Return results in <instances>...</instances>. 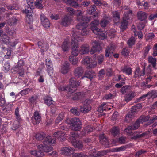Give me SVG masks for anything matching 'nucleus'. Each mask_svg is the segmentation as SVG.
Returning <instances> with one entry per match:
<instances>
[{"instance_id": "6ab92c4d", "label": "nucleus", "mask_w": 157, "mask_h": 157, "mask_svg": "<svg viewBox=\"0 0 157 157\" xmlns=\"http://www.w3.org/2000/svg\"><path fill=\"white\" fill-rule=\"evenodd\" d=\"M72 21V18L70 16L66 15L62 19L61 24L62 25L67 26L71 23Z\"/></svg>"}, {"instance_id": "bb28decb", "label": "nucleus", "mask_w": 157, "mask_h": 157, "mask_svg": "<svg viewBox=\"0 0 157 157\" xmlns=\"http://www.w3.org/2000/svg\"><path fill=\"white\" fill-rule=\"evenodd\" d=\"M79 135L78 133L72 132L70 133L69 140L71 143L78 140L77 139L78 138Z\"/></svg>"}, {"instance_id": "a878e982", "label": "nucleus", "mask_w": 157, "mask_h": 157, "mask_svg": "<svg viewBox=\"0 0 157 157\" xmlns=\"http://www.w3.org/2000/svg\"><path fill=\"white\" fill-rule=\"evenodd\" d=\"M80 54L81 55L88 53L89 52V45L87 44H84L80 47Z\"/></svg>"}, {"instance_id": "9b49d317", "label": "nucleus", "mask_w": 157, "mask_h": 157, "mask_svg": "<svg viewBox=\"0 0 157 157\" xmlns=\"http://www.w3.org/2000/svg\"><path fill=\"white\" fill-rule=\"evenodd\" d=\"M32 120L33 124L34 125L38 124L40 122L41 116L38 111H36L34 112Z\"/></svg>"}, {"instance_id": "dca6fc26", "label": "nucleus", "mask_w": 157, "mask_h": 157, "mask_svg": "<svg viewBox=\"0 0 157 157\" xmlns=\"http://www.w3.org/2000/svg\"><path fill=\"white\" fill-rule=\"evenodd\" d=\"M77 19L78 21L81 23L79 24L87 25V24L92 20V17L91 16L88 17L85 16H81V17L77 18Z\"/></svg>"}, {"instance_id": "4468645a", "label": "nucleus", "mask_w": 157, "mask_h": 157, "mask_svg": "<svg viewBox=\"0 0 157 157\" xmlns=\"http://www.w3.org/2000/svg\"><path fill=\"white\" fill-rule=\"evenodd\" d=\"M61 153L64 155H70L74 152L73 148L70 147H64L62 148L61 150Z\"/></svg>"}, {"instance_id": "412c9836", "label": "nucleus", "mask_w": 157, "mask_h": 157, "mask_svg": "<svg viewBox=\"0 0 157 157\" xmlns=\"http://www.w3.org/2000/svg\"><path fill=\"white\" fill-rule=\"evenodd\" d=\"M46 65L48 69V74L51 75L53 72V65L52 61L48 59H46Z\"/></svg>"}, {"instance_id": "0e129e2a", "label": "nucleus", "mask_w": 157, "mask_h": 157, "mask_svg": "<svg viewBox=\"0 0 157 157\" xmlns=\"http://www.w3.org/2000/svg\"><path fill=\"white\" fill-rule=\"evenodd\" d=\"M151 48V46L149 45H147V46L145 47V49L144 51V57H145L147 55L150 49Z\"/></svg>"}, {"instance_id": "2f4dec72", "label": "nucleus", "mask_w": 157, "mask_h": 157, "mask_svg": "<svg viewBox=\"0 0 157 157\" xmlns=\"http://www.w3.org/2000/svg\"><path fill=\"white\" fill-rule=\"evenodd\" d=\"M109 18L106 16L102 19L100 22V24L102 27H105L109 23Z\"/></svg>"}, {"instance_id": "f257e3e1", "label": "nucleus", "mask_w": 157, "mask_h": 157, "mask_svg": "<svg viewBox=\"0 0 157 157\" xmlns=\"http://www.w3.org/2000/svg\"><path fill=\"white\" fill-rule=\"evenodd\" d=\"M133 130L131 126H128L127 128L125 129V132H127V134L130 136H133L131 137V139L135 140L137 139L140 138L144 137L148 134V132H145L142 134H140V132L137 131L132 132Z\"/></svg>"}, {"instance_id": "8fccbe9b", "label": "nucleus", "mask_w": 157, "mask_h": 157, "mask_svg": "<svg viewBox=\"0 0 157 157\" xmlns=\"http://www.w3.org/2000/svg\"><path fill=\"white\" fill-rule=\"evenodd\" d=\"M132 112V111L131 113H128L126 115L125 119L127 122H129L134 117V116Z\"/></svg>"}, {"instance_id": "5701e85b", "label": "nucleus", "mask_w": 157, "mask_h": 157, "mask_svg": "<svg viewBox=\"0 0 157 157\" xmlns=\"http://www.w3.org/2000/svg\"><path fill=\"white\" fill-rule=\"evenodd\" d=\"M70 64L67 62H65L61 67L60 72L63 74L67 73L70 69Z\"/></svg>"}, {"instance_id": "58836bf2", "label": "nucleus", "mask_w": 157, "mask_h": 157, "mask_svg": "<svg viewBox=\"0 0 157 157\" xmlns=\"http://www.w3.org/2000/svg\"><path fill=\"white\" fill-rule=\"evenodd\" d=\"M38 97L36 95L32 96L29 99L30 104L31 105L36 104V101Z\"/></svg>"}, {"instance_id": "5fc2aeb1", "label": "nucleus", "mask_w": 157, "mask_h": 157, "mask_svg": "<svg viewBox=\"0 0 157 157\" xmlns=\"http://www.w3.org/2000/svg\"><path fill=\"white\" fill-rule=\"evenodd\" d=\"M24 65V61L22 59H20L19 60L18 62L17 66V67H16L15 68V71H17L19 69V68H21V67L22 66H23Z\"/></svg>"}, {"instance_id": "4d7b16f0", "label": "nucleus", "mask_w": 157, "mask_h": 157, "mask_svg": "<svg viewBox=\"0 0 157 157\" xmlns=\"http://www.w3.org/2000/svg\"><path fill=\"white\" fill-rule=\"evenodd\" d=\"M71 50L72 54L74 56H77L79 53H80V50H78V48H72Z\"/></svg>"}, {"instance_id": "e2e57ef3", "label": "nucleus", "mask_w": 157, "mask_h": 157, "mask_svg": "<svg viewBox=\"0 0 157 157\" xmlns=\"http://www.w3.org/2000/svg\"><path fill=\"white\" fill-rule=\"evenodd\" d=\"M149 117L148 116H141L138 120L140 121V122H145L149 119Z\"/></svg>"}, {"instance_id": "7c9ffc66", "label": "nucleus", "mask_w": 157, "mask_h": 157, "mask_svg": "<svg viewBox=\"0 0 157 157\" xmlns=\"http://www.w3.org/2000/svg\"><path fill=\"white\" fill-rule=\"evenodd\" d=\"M46 134L44 132H41L36 133L35 137L37 140H41L44 138Z\"/></svg>"}, {"instance_id": "c85d7f7f", "label": "nucleus", "mask_w": 157, "mask_h": 157, "mask_svg": "<svg viewBox=\"0 0 157 157\" xmlns=\"http://www.w3.org/2000/svg\"><path fill=\"white\" fill-rule=\"evenodd\" d=\"M156 58H153L151 56H149L148 58V62L151 63L153 67L155 69H157L156 67Z\"/></svg>"}, {"instance_id": "aec40b11", "label": "nucleus", "mask_w": 157, "mask_h": 157, "mask_svg": "<svg viewBox=\"0 0 157 157\" xmlns=\"http://www.w3.org/2000/svg\"><path fill=\"white\" fill-rule=\"evenodd\" d=\"M95 76V73L94 71L92 70H87L85 73L84 76L82 77V78L83 79L84 77H86L91 80L92 78Z\"/></svg>"}, {"instance_id": "4c0bfd02", "label": "nucleus", "mask_w": 157, "mask_h": 157, "mask_svg": "<svg viewBox=\"0 0 157 157\" xmlns=\"http://www.w3.org/2000/svg\"><path fill=\"white\" fill-rule=\"evenodd\" d=\"M121 71L125 73L128 75L132 74V69L127 66H125Z\"/></svg>"}, {"instance_id": "e433bc0d", "label": "nucleus", "mask_w": 157, "mask_h": 157, "mask_svg": "<svg viewBox=\"0 0 157 157\" xmlns=\"http://www.w3.org/2000/svg\"><path fill=\"white\" fill-rule=\"evenodd\" d=\"M73 145L75 148H78V149L82 148L83 147V144L81 141L78 140L73 142L72 143Z\"/></svg>"}, {"instance_id": "c03bdc74", "label": "nucleus", "mask_w": 157, "mask_h": 157, "mask_svg": "<svg viewBox=\"0 0 157 157\" xmlns=\"http://www.w3.org/2000/svg\"><path fill=\"white\" fill-rule=\"evenodd\" d=\"M44 103L48 106H50L52 104L53 105V102H54L52 98L49 97H47L44 100Z\"/></svg>"}, {"instance_id": "0eeeda50", "label": "nucleus", "mask_w": 157, "mask_h": 157, "mask_svg": "<svg viewBox=\"0 0 157 157\" xmlns=\"http://www.w3.org/2000/svg\"><path fill=\"white\" fill-rule=\"evenodd\" d=\"M49 145L45 146L42 144L39 145L37 146L38 149L41 151H44L46 152H49L52 151V152L49 154L51 155L56 154V151H52V148L50 147Z\"/></svg>"}, {"instance_id": "ea45409f", "label": "nucleus", "mask_w": 157, "mask_h": 157, "mask_svg": "<svg viewBox=\"0 0 157 157\" xmlns=\"http://www.w3.org/2000/svg\"><path fill=\"white\" fill-rule=\"evenodd\" d=\"M43 0H36L35 2V5L36 8L42 9L43 7Z\"/></svg>"}, {"instance_id": "a18cd8bd", "label": "nucleus", "mask_w": 157, "mask_h": 157, "mask_svg": "<svg viewBox=\"0 0 157 157\" xmlns=\"http://www.w3.org/2000/svg\"><path fill=\"white\" fill-rule=\"evenodd\" d=\"M113 17L116 21V22L119 21L120 19V15L118 11H113L112 12Z\"/></svg>"}, {"instance_id": "49530a36", "label": "nucleus", "mask_w": 157, "mask_h": 157, "mask_svg": "<svg viewBox=\"0 0 157 157\" xmlns=\"http://www.w3.org/2000/svg\"><path fill=\"white\" fill-rule=\"evenodd\" d=\"M96 10V7L95 5H93L90 6L87 10V13L89 14L92 13L93 12H95Z\"/></svg>"}, {"instance_id": "4be33fe9", "label": "nucleus", "mask_w": 157, "mask_h": 157, "mask_svg": "<svg viewBox=\"0 0 157 157\" xmlns=\"http://www.w3.org/2000/svg\"><path fill=\"white\" fill-rule=\"evenodd\" d=\"M91 109V107L90 105L88 103H85L84 105L80 107V111L83 113H86L88 112Z\"/></svg>"}, {"instance_id": "69168bd1", "label": "nucleus", "mask_w": 157, "mask_h": 157, "mask_svg": "<svg viewBox=\"0 0 157 157\" xmlns=\"http://www.w3.org/2000/svg\"><path fill=\"white\" fill-rule=\"evenodd\" d=\"M129 86H125L122 87L121 89V92L124 94L127 92L129 90Z\"/></svg>"}, {"instance_id": "b1692460", "label": "nucleus", "mask_w": 157, "mask_h": 157, "mask_svg": "<svg viewBox=\"0 0 157 157\" xmlns=\"http://www.w3.org/2000/svg\"><path fill=\"white\" fill-rule=\"evenodd\" d=\"M67 4L70 5L71 6L76 8H78L80 6V5L75 0H63Z\"/></svg>"}, {"instance_id": "7ed1b4c3", "label": "nucleus", "mask_w": 157, "mask_h": 157, "mask_svg": "<svg viewBox=\"0 0 157 157\" xmlns=\"http://www.w3.org/2000/svg\"><path fill=\"white\" fill-rule=\"evenodd\" d=\"M69 120L68 124L70 125L71 130L74 131H80L82 127V124L81 121L79 118L75 117L70 119H67Z\"/></svg>"}, {"instance_id": "864d4df0", "label": "nucleus", "mask_w": 157, "mask_h": 157, "mask_svg": "<svg viewBox=\"0 0 157 157\" xmlns=\"http://www.w3.org/2000/svg\"><path fill=\"white\" fill-rule=\"evenodd\" d=\"M128 21H122L121 22V28L123 31H124L127 27Z\"/></svg>"}, {"instance_id": "2eb2a0df", "label": "nucleus", "mask_w": 157, "mask_h": 157, "mask_svg": "<svg viewBox=\"0 0 157 157\" xmlns=\"http://www.w3.org/2000/svg\"><path fill=\"white\" fill-rule=\"evenodd\" d=\"M40 19L43 26L45 28H48L50 26V23L48 20L43 14L40 15Z\"/></svg>"}, {"instance_id": "9d476101", "label": "nucleus", "mask_w": 157, "mask_h": 157, "mask_svg": "<svg viewBox=\"0 0 157 157\" xmlns=\"http://www.w3.org/2000/svg\"><path fill=\"white\" fill-rule=\"evenodd\" d=\"M101 49L100 43L98 41H95L93 43L92 48L90 50V53L93 54L95 52L99 51Z\"/></svg>"}, {"instance_id": "bf43d9fd", "label": "nucleus", "mask_w": 157, "mask_h": 157, "mask_svg": "<svg viewBox=\"0 0 157 157\" xmlns=\"http://www.w3.org/2000/svg\"><path fill=\"white\" fill-rule=\"evenodd\" d=\"M17 19L14 17H12L9 20V22L11 25H13L16 24Z\"/></svg>"}, {"instance_id": "39448f33", "label": "nucleus", "mask_w": 157, "mask_h": 157, "mask_svg": "<svg viewBox=\"0 0 157 157\" xmlns=\"http://www.w3.org/2000/svg\"><path fill=\"white\" fill-rule=\"evenodd\" d=\"M80 83V82L77 81L75 78H71L69 80V86L70 90L73 91L71 93H72L75 92L77 90V88L79 86Z\"/></svg>"}, {"instance_id": "f3484780", "label": "nucleus", "mask_w": 157, "mask_h": 157, "mask_svg": "<svg viewBox=\"0 0 157 157\" xmlns=\"http://www.w3.org/2000/svg\"><path fill=\"white\" fill-rule=\"evenodd\" d=\"M55 142V139L54 137L47 136L44 139L43 144L45 146H51Z\"/></svg>"}, {"instance_id": "f8f14e48", "label": "nucleus", "mask_w": 157, "mask_h": 157, "mask_svg": "<svg viewBox=\"0 0 157 157\" xmlns=\"http://www.w3.org/2000/svg\"><path fill=\"white\" fill-rule=\"evenodd\" d=\"M87 25L78 24L76 26V28L81 31L80 33L82 36L86 35L89 33V30L87 29Z\"/></svg>"}, {"instance_id": "de8ad7c7", "label": "nucleus", "mask_w": 157, "mask_h": 157, "mask_svg": "<svg viewBox=\"0 0 157 157\" xmlns=\"http://www.w3.org/2000/svg\"><path fill=\"white\" fill-rule=\"evenodd\" d=\"M62 48L64 51H67L69 50V48L67 41H65L63 42L62 45Z\"/></svg>"}, {"instance_id": "393cba45", "label": "nucleus", "mask_w": 157, "mask_h": 157, "mask_svg": "<svg viewBox=\"0 0 157 157\" xmlns=\"http://www.w3.org/2000/svg\"><path fill=\"white\" fill-rule=\"evenodd\" d=\"M138 19L141 21L145 20L147 18V14L145 12L140 11L137 13V14Z\"/></svg>"}, {"instance_id": "6e6552de", "label": "nucleus", "mask_w": 157, "mask_h": 157, "mask_svg": "<svg viewBox=\"0 0 157 157\" xmlns=\"http://www.w3.org/2000/svg\"><path fill=\"white\" fill-rule=\"evenodd\" d=\"M144 67L142 70V72L140 71V69L139 67H138L136 68L134 72V75L133 77L135 78H139L141 76H144L145 74V67L146 66V63H144Z\"/></svg>"}, {"instance_id": "f704fd0d", "label": "nucleus", "mask_w": 157, "mask_h": 157, "mask_svg": "<svg viewBox=\"0 0 157 157\" xmlns=\"http://www.w3.org/2000/svg\"><path fill=\"white\" fill-rule=\"evenodd\" d=\"M135 96L134 93L132 92H130L125 96L124 100L127 102H128L131 100Z\"/></svg>"}, {"instance_id": "052dcab7", "label": "nucleus", "mask_w": 157, "mask_h": 157, "mask_svg": "<svg viewBox=\"0 0 157 157\" xmlns=\"http://www.w3.org/2000/svg\"><path fill=\"white\" fill-rule=\"evenodd\" d=\"M104 57V55L102 54H100L97 56L98 62L99 64H101L103 62Z\"/></svg>"}, {"instance_id": "13d9d810", "label": "nucleus", "mask_w": 157, "mask_h": 157, "mask_svg": "<svg viewBox=\"0 0 157 157\" xmlns=\"http://www.w3.org/2000/svg\"><path fill=\"white\" fill-rule=\"evenodd\" d=\"M1 39L4 42L7 43L10 42L9 37L6 35L4 34L1 36Z\"/></svg>"}, {"instance_id": "473e14b6", "label": "nucleus", "mask_w": 157, "mask_h": 157, "mask_svg": "<svg viewBox=\"0 0 157 157\" xmlns=\"http://www.w3.org/2000/svg\"><path fill=\"white\" fill-rule=\"evenodd\" d=\"M64 135V133L61 131L55 132L53 134L54 137L60 140L63 139Z\"/></svg>"}, {"instance_id": "6e6d98bb", "label": "nucleus", "mask_w": 157, "mask_h": 157, "mask_svg": "<svg viewBox=\"0 0 157 157\" xmlns=\"http://www.w3.org/2000/svg\"><path fill=\"white\" fill-rule=\"evenodd\" d=\"M64 117V115L63 113H61L59 114L56 120V123H59L62 121Z\"/></svg>"}, {"instance_id": "c756f323", "label": "nucleus", "mask_w": 157, "mask_h": 157, "mask_svg": "<svg viewBox=\"0 0 157 157\" xmlns=\"http://www.w3.org/2000/svg\"><path fill=\"white\" fill-rule=\"evenodd\" d=\"M111 134L114 136H115L119 134L120 130L119 128L117 126H114L110 130Z\"/></svg>"}, {"instance_id": "79ce46f5", "label": "nucleus", "mask_w": 157, "mask_h": 157, "mask_svg": "<svg viewBox=\"0 0 157 157\" xmlns=\"http://www.w3.org/2000/svg\"><path fill=\"white\" fill-rule=\"evenodd\" d=\"M90 29L94 34L98 35L100 34V29H99L97 26H90Z\"/></svg>"}, {"instance_id": "338daca9", "label": "nucleus", "mask_w": 157, "mask_h": 157, "mask_svg": "<svg viewBox=\"0 0 157 157\" xmlns=\"http://www.w3.org/2000/svg\"><path fill=\"white\" fill-rule=\"evenodd\" d=\"M155 35L153 33H150L147 34L146 36V40L148 41L151 40L154 38Z\"/></svg>"}, {"instance_id": "72a5a7b5", "label": "nucleus", "mask_w": 157, "mask_h": 157, "mask_svg": "<svg viewBox=\"0 0 157 157\" xmlns=\"http://www.w3.org/2000/svg\"><path fill=\"white\" fill-rule=\"evenodd\" d=\"M58 89L59 90L63 91H67L68 92H69L71 93V92H72V90H70V87L68 85L66 86H60L59 88Z\"/></svg>"}, {"instance_id": "a211bd4d", "label": "nucleus", "mask_w": 157, "mask_h": 157, "mask_svg": "<svg viewBox=\"0 0 157 157\" xmlns=\"http://www.w3.org/2000/svg\"><path fill=\"white\" fill-rule=\"evenodd\" d=\"M148 96H149L150 97L154 98H156L157 97V90H153L151 91H149L147 94L143 95L142 96L140 97L139 98V99L141 100L144 98H145Z\"/></svg>"}, {"instance_id": "37998d69", "label": "nucleus", "mask_w": 157, "mask_h": 157, "mask_svg": "<svg viewBox=\"0 0 157 157\" xmlns=\"http://www.w3.org/2000/svg\"><path fill=\"white\" fill-rule=\"evenodd\" d=\"M69 58L70 62L73 65H76L78 63V58L74 57V56H69Z\"/></svg>"}, {"instance_id": "603ef678", "label": "nucleus", "mask_w": 157, "mask_h": 157, "mask_svg": "<svg viewBox=\"0 0 157 157\" xmlns=\"http://www.w3.org/2000/svg\"><path fill=\"white\" fill-rule=\"evenodd\" d=\"M140 121L137 119L132 125H131L133 130L137 129L140 126Z\"/></svg>"}, {"instance_id": "774afa93", "label": "nucleus", "mask_w": 157, "mask_h": 157, "mask_svg": "<svg viewBox=\"0 0 157 157\" xmlns=\"http://www.w3.org/2000/svg\"><path fill=\"white\" fill-rule=\"evenodd\" d=\"M108 151L106 150L99 151L97 153V157H100L106 155Z\"/></svg>"}, {"instance_id": "f03ea898", "label": "nucleus", "mask_w": 157, "mask_h": 157, "mask_svg": "<svg viewBox=\"0 0 157 157\" xmlns=\"http://www.w3.org/2000/svg\"><path fill=\"white\" fill-rule=\"evenodd\" d=\"M71 34L73 39H72L71 43V49L74 48H78V42L83 41L84 39L80 36V35L74 30L72 31Z\"/></svg>"}, {"instance_id": "423d86ee", "label": "nucleus", "mask_w": 157, "mask_h": 157, "mask_svg": "<svg viewBox=\"0 0 157 157\" xmlns=\"http://www.w3.org/2000/svg\"><path fill=\"white\" fill-rule=\"evenodd\" d=\"M116 49L115 45L113 44H110L107 46L105 50V55L106 57H111Z\"/></svg>"}, {"instance_id": "09e8293b", "label": "nucleus", "mask_w": 157, "mask_h": 157, "mask_svg": "<svg viewBox=\"0 0 157 157\" xmlns=\"http://www.w3.org/2000/svg\"><path fill=\"white\" fill-rule=\"evenodd\" d=\"M31 154L34 156L37 157L41 156L43 155V153L42 152L40 151H38L36 150H33L30 151Z\"/></svg>"}, {"instance_id": "680f3d73", "label": "nucleus", "mask_w": 157, "mask_h": 157, "mask_svg": "<svg viewBox=\"0 0 157 157\" xmlns=\"http://www.w3.org/2000/svg\"><path fill=\"white\" fill-rule=\"evenodd\" d=\"M70 111L72 114L75 115H79L80 114V112L77 108L74 107L71 109Z\"/></svg>"}, {"instance_id": "1a4fd4ad", "label": "nucleus", "mask_w": 157, "mask_h": 157, "mask_svg": "<svg viewBox=\"0 0 157 157\" xmlns=\"http://www.w3.org/2000/svg\"><path fill=\"white\" fill-rule=\"evenodd\" d=\"M38 45L39 47L41 49V52L43 55L44 51H47L49 48L48 44L46 41L41 40L38 42Z\"/></svg>"}, {"instance_id": "3c124183", "label": "nucleus", "mask_w": 157, "mask_h": 157, "mask_svg": "<svg viewBox=\"0 0 157 157\" xmlns=\"http://www.w3.org/2000/svg\"><path fill=\"white\" fill-rule=\"evenodd\" d=\"M132 11L130 10H129L127 12L124 13L123 17V20L125 21H127L129 19V17L128 14H132Z\"/></svg>"}, {"instance_id": "c9c22d12", "label": "nucleus", "mask_w": 157, "mask_h": 157, "mask_svg": "<svg viewBox=\"0 0 157 157\" xmlns=\"http://www.w3.org/2000/svg\"><path fill=\"white\" fill-rule=\"evenodd\" d=\"M83 97V95L81 92H78L75 93L72 98V99L74 101H76L80 100Z\"/></svg>"}, {"instance_id": "ddd939ff", "label": "nucleus", "mask_w": 157, "mask_h": 157, "mask_svg": "<svg viewBox=\"0 0 157 157\" xmlns=\"http://www.w3.org/2000/svg\"><path fill=\"white\" fill-rule=\"evenodd\" d=\"M84 70L82 67L75 68L73 71V74L76 78H78L82 77L83 74Z\"/></svg>"}, {"instance_id": "cd10ccee", "label": "nucleus", "mask_w": 157, "mask_h": 157, "mask_svg": "<svg viewBox=\"0 0 157 157\" xmlns=\"http://www.w3.org/2000/svg\"><path fill=\"white\" fill-rule=\"evenodd\" d=\"M100 142L103 145H105L106 147L109 144L108 140L107 138L103 135H101L99 136Z\"/></svg>"}, {"instance_id": "a19ab883", "label": "nucleus", "mask_w": 157, "mask_h": 157, "mask_svg": "<svg viewBox=\"0 0 157 157\" xmlns=\"http://www.w3.org/2000/svg\"><path fill=\"white\" fill-rule=\"evenodd\" d=\"M136 41L135 38L133 36H132L127 41V44L129 46L130 48H132V46L134 45Z\"/></svg>"}, {"instance_id": "20e7f679", "label": "nucleus", "mask_w": 157, "mask_h": 157, "mask_svg": "<svg viewBox=\"0 0 157 157\" xmlns=\"http://www.w3.org/2000/svg\"><path fill=\"white\" fill-rule=\"evenodd\" d=\"M32 6L28 5L26 6L25 9L22 10V13L26 14V20L28 21L29 24L31 23L33 21V11L30 6Z\"/></svg>"}]
</instances>
